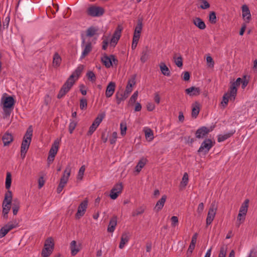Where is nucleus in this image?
I'll return each instance as SVG.
<instances>
[{
	"instance_id": "1",
	"label": "nucleus",
	"mask_w": 257,
	"mask_h": 257,
	"mask_svg": "<svg viewBox=\"0 0 257 257\" xmlns=\"http://www.w3.org/2000/svg\"><path fill=\"white\" fill-rule=\"evenodd\" d=\"M12 184V175L9 172L7 173L5 187L8 190L7 192L5 194V198L3 202V204H5L6 205H11L13 202V194L12 192L10 190V188Z\"/></svg>"
},
{
	"instance_id": "2",
	"label": "nucleus",
	"mask_w": 257,
	"mask_h": 257,
	"mask_svg": "<svg viewBox=\"0 0 257 257\" xmlns=\"http://www.w3.org/2000/svg\"><path fill=\"white\" fill-rule=\"evenodd\" d=\"M3 109L6 117L10 115L15 104V100L12 96L2 98Z\"/></svg>"
},
{
	"instance_id": "3",
	"label": "nucleus",
	"mask_w": 257,
	"mask_h": 257,
	"mask_svg": "<svg viewBox=\"0 0 257 257\" xmlns=\"http://www.w3.org/2000/svg\"><path fill=\"white\" fill-rule=\"evenodd\" d=\"M74 83V75H71L61 88L57 97L60 99L64 97L69 91Z\"/></svg>"
},
{
	"instance_id": "4",
	"label": "nucleus",
	"mask_w": 257,
	"mask_h": 257,
	"mask_svg": "<svg viewBox=\"0 0 257 257\" xmlns=\"http://www.w3.org/2000/svg\"><path fill=\"white\" fill-rule=\"evenodd\" d=\"M104 13L105 10L103 8L95 5H91L86 10L87 15L92 17H101Z\"/></svg>"
},
{
	"instance_id": "5",
	"label": "nucleus",
	"mask_w": 257,
	"mask_h": 257,
	"mask_svg": "<svg viewBox=\"0 0 257 257\" xmlns=\"http://www.w3.org/2000/svg\"><path fill=\"white\" fill-rule=\"evenodd\" d=\"M33 135V130L31 128V126H29L28 128L26 133L25 134L22 143L21 145V149L28 150L29 146L31 142L32 137Z\"/></svg>"
},
{
	"instance_id": "6",
	"label": "nucleus",
	"mask_w": 257,
	"mask_h": 257,
	"mask_svg": "<svg viewBox=\"0 0 257 257\" xmlns=\"http://www.w3.org/2000/svg\"><path fill=\"white\" fill-rule=\"evenodd\" d=\"M215 144V142L214 141H213L210 139H206L201 143L198 152L199 153H203L204 155H206Z\"/></svg>"
},
{
	"instance_id": "7",
	"label": "nucleus",
	"mask_w": 257,
	"mask_h": 257,
	"mask_svg": "<svg viewBox=\"0 0 257 257\" xmlns=\"http://www.w3.org/2000/svg\"><path fill=\"white\" fill-rule=\"evenodd\" d=\"M87 206L88 200L85 198L78 206L77 211L75 214L76 219H79L84 215Z\"/></svg>"
},
{
	"instance_id": "8",
	"label": "nucleus",
	"mask_w": 257,
	"mask_h": 257,
	"mask_svg": "<svg viewBox=\"0 0 257 257\" xmlns=\"http://www.w3.org/2000/svg\"><path fill=\"white\" fill-rule=\"evenodd\" d=\"M123 186L122 183L116 184L110 191L109 196L113 200L116 199L122 192Z\"/></svg>"
},
{
	"instance_id": "9",
	"label": "nucleus",
	"mask_w": 257,
	"mask_h": 257,
	"mask_svg": "<svg viewBox=\"0 0 257 257\" xmlns=\"http://www.w3.org/2000/svg\"><path fill=\"white\" fill-rule=\"evenodd\" d=\"M216 210L217 207L215 206L214 204L212 203L210 208L209 209L206 218L207 226L210 225L213 221L216 213Z\"/></svg>"
},
{
	"instance_id": "10",
	"label": "nucleus",
	"mask_w": 257,
	"mask_h": 257,
	"mask_svg": "<svg viewBox=\"0 0 257 257\" xmlns=\"http://www.w3.org/2000/svg\"><path fill=\"white\" fill-rule=\"evenodd\" d=\"M209 130L206 126H202L199 128L195 132V137L197 139H202L206 135L208 134Z\"/></svg>"
},
{
	"instance_id": "11",
	"label": "nucleus",
	"mask_w": 257,
	"mask_h": 257,
	"mask_svg": "<svg viewBox=\"0 0 257 257\" xmlns=\"http://www.w3.org/2000/svg\"><path fill=\"white\" fill-rule=\"evenodd\" d=\"M71 167L70 165H68L64 172L63 175L60 179V183H62L63 184L65 185L68 180V178L70 175Z\"/></svg>"
},
{
	"instance_id": "12",
	"label": "nucleus",
	"mask_w": 257,
	"mask_h": 257,
	"mask_svg": "<svg viewBox=\"0 0 257 257\" xmlns=\"http://www.w3.org/2000/svg\"><path fill=\"white\" fill-rule=\"evenodd\" d=\"M115 83L114 82H110L106 87L105 96L106 97H111L114 92L115 89Z\"/></svg>"
},
{
	"instance_id": "13",
	"label": "nucleus",
	"mask_w": 257,
	"mask_h": 257,
	"mask_svg": "<svg viewBox=\"0 0 257 257\" xmlns=\"http://www.w3.org/2000/svg\"><path fill=\"white\" fill-rule=\"evenodd\" d=\"M136 75H133L131 79H129L127 82V85L125 88V92L128 95L132 91L133 86L136 84Z\"/></svg>"
},
{
	"instance_id": "14",
	"label": "nucleus",
	"mask_w": 257,
	"mask_h": 257,
	"mask_svg": "<svg viewBox=\"0 0 257 257\" xmlns=\"http://www.w3.org/2000/svg\"><path fill=\"white\" fill-rule=\"evenodd\" d=\"M242 13L243 18L247 22H249L251 19V15L248 7L244 5L242 6Z\"/></svg>"
},
{
	"instance_id": "15",
	"label": "nucleus",
	"mask_w": 257,
	"mask_h": 257,
	"mask_svg": "<svg viewBox=\"0 0 257 257\" xmlns=\"http://www.w3.org/2000/svg\"><path fill=\"white\" fill-rule=\"evenodd\" d=\"M128 96V94L125 91L123 92L122 90L120 92L117 91L115 94V98L117 104H119L121 101L124 100L127 98Z\"/></svg>"
},
{
	"instance_id": "16",
	"label": "nucleus",
	"mask_w": 257,
	"mask_h": 257,
	"mask_svg": "<svg viewBox=\"0 0 257 257\" xmlns=\"http://www.w3.org/2000/svg\"><path fill=\"white\" fill-rule=\"evenodd\" d=\"M13 136L8 132L5 133L2 137L4 146H9L13 141Z\"/></svg>"
},
{
	"instance_id": "17",
	"label": "nucleus",
	"mask_w": 257,
	"mask_h": 257,
	"mask_svg": "<svg viewBox=\"0 0 257 257\" xmlns=\"http://www.w3.org/2000/svg\"><path fill=\"white\" fill-rule=\"evenodd\" d=\"M185 92L190 96H197L200 94L201 90L199 87L192 86L185 89Z\"/></svg>"
},
{
	"instance_id": "18",
	"label": "nucleus",
	"mask_w": 257,
	"mask_h": 257,
	"mask_svg": "<svg viewBox=\"0 0 257 257\" xmlns=\"http://www.w3.org/2000/svg\"><path fill=\"white\" fill-rule=\"evenodd\" d=\"M111 59V57H110V55L108 56L105 53L104 54L103 56L101 58V61L105 67L108 68L112 66Z\"/></svg>"
},
{
	"instance_id": "19",
	"label": "nucleus",
	"mask_w": 257,
	"mask_h": 257,
	"mask_svg": "<svg viewBox=\"0 0 257 257\" xmlns=\"http://www.w3.org/2000/svg\"><path fill=\"white\" fill-rule=\"evenodd\" d=\"M167 196L164 195L162 196V198L157 202L156 205L154 208V210L156 212H158L163 208Z\"/></svg>"
},
{
	"instance_id": "20",
	"label": "nucleus",
	"mask_w": 257,
	"mask_h": 257,
	"mask_svg": "<svg viewBox=\"0 0 257 257\" xmlns=\"http://www.w3.org/2000/svg\"><path fill=\"white\" fill-rule=\"evenodd\" d=\"M117 224V216H113L110 220L107 227V231L109 232H113Z\"/></svg>"
},
{
	"instance_id": "21",
	"label": "nucleus",
	"mask_w": 257,
	"mask_h": 257,
	"mask_svg": "<svg viewBox=\"0 0 257 257\" xmlns=\"http://www.w3.org/2000/svg\"><path fill=\"white\" fill-rule=\"evenodd\" d=\"M149 51L150 49L148 46H146L143 48L140 58V60L143 63L146 62L148 59Z\"/></svg>"
},
{
	"instance_id": "22",
	"label": "nucleus",
	"mask_w": 257,
	"mask_h": 257,
	"mask_svg": "<svg viewBox=\"0 0 257 257\" xmlns=\"http://www.w3.org/2000/svg\"><path fill=\"white\" fill-rule=\"evenodd\" d=\"M193 24L199 29L204 30L206 28L204 22L200 18L196 17L193 19Z\"/></svg>"
},
{
	"instance_id": "23",
	"label": "nucleus",
	"mask_w": 257,
	"mask_h": 257,
	"mask_svg": "<svg viewBox=\"0 0 257 257\" xmlns=\"http://www.w3.org/2000/svg\"><path fill=\"white\" fill-rule=\"evenodd\" d=\"M237 87L238 85L236 83H235L234 82H230V85L229 87V93L230 96H233V100L235 99V97L236 95Z\"/></svg>"
},
{
	"instance_id": "24",
	"label": "nucleus",
	"mask_w": 257,
	"mask_h": 257,
	"mask_svg": "<svg viewBox=\"0 0 257 257\" xmlns=\"http://www.w3.org/2000/svg\"><path fill=\"white\" fill-rule=\"evenodd\" d=\"M54 247V243L51 245L50 248L44 247L42 250L41 255L43 257H48L52 253Z\"/></svg>"
},
{
	"instance_id": "25",
	"label": "nucleus",
	"mask_w": 257,
	"mask_h": 257,
	"mask_svg": "<svg viewBox=\"0 0 257 257\" xmlns=\"http://www.w3.org/2000/svg\"><path fill=\"white\" fill-rule=\"evenodd\" d=\"M128 232H124L122 233L120 239V242L119 245V247L120 248H123L124 246V244L128 241L130 238L128 236Z\"/></svg>"
},
{
	"instance_id": "26",
	"label": "nucleus",
	"mask_w": 257,
	"mask_h": 257,
	"mask_svg": "<svg viewBox=\"0 0 257 257\" xmlns=\"http://www.w3.org/2000/svg\"><path fill=\"white\" fill-rule=\"evenodd\" d=\"M59 145V142H57V141H55L52 145V147L49 152V154L55 156L58 150Z\"/></svg>"
},
{
	"instance_id": "27",
	"label": "nucleus",
	"mask_w": 257,
	"mask_h": 257,
	"mask_svg": "<svg viewBox=\"0 0 257 257\" xmlns=\"http://www.w3.org/2000/svg\"><path fill=\"white\" fill-rule=\"evenodd\" d=\"M235 131L234 130V131L232 130V131H230L229 133L226 134L224 135H218V138H217V141L218 142H221L224 141L225 140H227V139H228L229 138L231 137L235 133Z\"/></svg>"
},
{
	"instance_id": "28",
	"label": "nucleus",
	"mask_w": 257,
	"mask_h": 257,
	"mask_svg": "<svg viewBox=\"0 0 257 257\" xmlns=\"http://www.w3.org/2000/svg\"><path fill=\"white\" fill-rule=\"evenodd\" d=\"M249 200L246 199L244 202L242 204L239 212L242 214L243 215H245L247 211V208L248 207Z\"/></svg>"
},
{
	"instance_id": "29",
	"label": "nucleus",
	"mask_w": 257,
	"mask_h": 257,
	"mask_svg": "<svg viewBox=\"0 0 257 257\" xmlns=\"http://www.w3.org/2000/svg\"><path fill=\"white\" fill-rule=\"evenodd\" d=\"M70 249L71 254L73 256L75 255L80 250V248L77 247V242L75 240H73L70 243Z\"/></svg>"
},
{
	"instance_id": "30",
	"label": "nucleus",
	"mask_w": 257,
	"mask_h": 257,
	"mask_svg": "<svg viewBox=\"0 0 257 257\" xmlns=\"http://www.w3.org/2000/svg\"><path fill=\"white\" fill-rule=\"evenodd\" d=\"M61 58L59 54L57 52L55 53L53 56V64L54 66L58 67L60 66L61 62Z\"/></svg>"
},
{
	"instance_id": "31",
	"label": "nucleus",
	"mask_w": 257,
	"mask_h": 257,
	"mask_svg": "<svg viewBox=\"0 0 257 257\" xmlns=\"http://www.w3.org/2000/svg\"><path fill=\"white\" fill-rule=\"evenodd\" d=\"M91 50H92L91 43L90 42H89L86 45V46L84 48V49L83 50V51L82 52V55L81 56V59L84 58L86 56H87L91 52Z\"/></svg>"
},
{
	"instance_id": "32",
	"label": "nucleus",
	"mask_w": 257,
	"mask_h": 257,
	"mask_svg": "<svg viewBox=\"0 0 257 257\" xmlns=\"http://www.w3.org/2000/svg\"><path fill=\"white\" fill-rule=\"evenodd\" d=\"M160 67L161 71L163 75H164L165 76H169L170 75V71L169 68H168V67L166 66V65L164 63H163V62L161 63V64L160 65Z\"/></svg>"
},
{
	"instance_id": "33",
	"label": "nucleus",
	"mask_w": 257,
	"mask_h": 257,
	"mask_svg": "<svg viewBox=\"0 0 257 257\" xmlns=\"http://www.w3.org/2000/svg\"><path fill=\"white\" fill-rule=\"evenodd\" d=\"M146 163V159L144 158L141 159L135 167L136 171L139 173L141 171V169L145 166Z\"/></svg>"
},
{
	"instance_id": "34",
	"label": "nucleus",
	"mask_w": 257,
	"mask_h": 257,
	"mask_svg": "<svg viewBox=\"0 0 257 257\" xmlns=\"http://www.w3.org/2000/svg\"><path fill=\"white\" fill-rule=\"evenodd\" d=\"M122 29L123 28L121 25H118L113 34L112 37L119 40L121 36V33Z\"/></svg>"
},
{
	"instance_id": "35",
	"label": "nucleus",
	"mask_w": 257,
	"mask_h": 257,
	"mask_svg": "<svg viewBox=\"0 0 257 257\" xmlns=\"http://www.w3.org/2000/svg\"><path fill=\"white\" fill-rule=\"evenodd\" d=\"M98 30V29L94 27H90L86 31V36L89 37H92L95 35Z\"/></svg>"
},
{
	"instance_id": "36",
	"label": "nucleus",
	"mask_w": 257,
	"mask_h": 257,
	"mask_svg": "<svg viewBox=\"0 0 257 257\" xmlns=\"http://www.w3.org/2000/svg\"><path fill=\"white\" fill-rule=\"evenodd\" d=\"M3 207V215L4 218L8 219V213L11 209L10 205H6L5 204H2Z\"/></svg>"
},
{
	"instance_id": "37",
	"label": "nucleus",
	"mask_w": 257,
	"mask_h": 257,
	"mask_svg": "<svg viewBox=\"0 0 257 257\" xmlns=\"http://www.w3.org/2000/svg\"><path fill=\"white\" fill-rule=\"evenodd\" d=\"M84 69V66L82 65H79L75 70L73 72V73L71 75H74V77L76 76V79L80 76L83 70Z\"/></svg>"
},
{
	"instance_id": "38",
	"label": "nucleus",
	"mask_w": 257,
	"mask_h": 257,
	"mask_svg": "<svg viewBox=\"0 0 257 257\" xmlns=\"http://www.w3.org/2000/svg\"><path fill=\"white\" fill-rule=\"evenodd\" d=\"M229 98H230V99L231 100L232 98H233V96H230V93L228 92H227L224 94L222 100L221 101V104L224 107L227 105Z\"/></svg>"
},
{
	"instance_id": "39",
	"label": "nucleus",
	"mask_w": 257,
	"mask_h": 257,
	"mask_svg": "<svg viewBox=\"0 0 257 257\" xmlns=\"http://www.w3.org/2000/svg\"><path fill=\"white\" fill-rule=\"evenodd\" d=\"M209 21L212 24H215L217 22V18L216 13L214 11H211L209 13Z\"/></svg>"
},
{
	"instance_id": "40",
	"label": "nucleus",
	"mask_w": 257,
	"mask_h": 257,
	"mask_svg": "<svg viewBox=\"0 0 257 257\" xmlns=\"http://www.w3.org/2000/svg\"><path fill=\"white\" fill-rule=\"evenodd\" d=\"M145 208L143 206H141L134 210L132 212V216H136L142 214L145 212Z\"/></svg>"
},
{
	"instance_id": "41",
	"label": "nucleus",
	"mask_w": 257,
	"mask_h": 257,
	"mask_svg": "<svg viewBox=\"0 0 257 257\" xmlns=\"http://www.w3.org/2000/svg\"><path fill=\"white\" fill-rule=\"evenodd\" d=\"M145 136L146 139L149 141H152L154 139V134L153 131L151 128H147L145 131Z\"/></svg>"
},
{
	"instance_id": "42",
	"label": "nucleus",
	"mask_w": 257,
	"mask_h": 257,
	"mask_svg": "<svg viewBox=\"0 0 257 257\" xmlns=\"http://www.w3.org/2000/svg\"><path fill=\"white\" fill-rule=\"evenodd\" d=\"M104 116L105 115L104 113H101L98 114V116L95 118L94 121L93 122V123L98 126V125L103 119Z\"/></svg>"
},
{
	"instance_id": "43",
	"label": "nucleus",
	"mask_w": 257,
	"mask_h": 257,
	"mask_svg": "<svg viewBox=\"0 0 257 257\" xmlns=\"http://www.w3.org/2000/svg\"><path fill=\"white\" fill-rule=\"evenodd\" d=\"M86 76L87 78L92 82H94L96 81V76L92 71H88L86 73Z\"/></svg>"
},
{
	"instance_id": "44",
	"label": "nucleus",
	"mask_w": 257,
	"mask_h": 257,
	"mask_svg": "<svg viewBox=\"0 0 257 257\" xmlns=\"http://www.w3.org/2000/svg\"><path fill=\"white\" fill-rule=\"evenodd\" d=\"M77 124V122L75 120H71V122L69 125V132L70 134H72L73 131L75 128Z\"/></svg>"
},
{
	"instance_id": "45",
	"label": "nucleus",
	"mask_w": 257,
	"mask_h": 257,
	"mask_svg": "<svg viewBox=\"0 0 257 257\" xmlns=\"http://www.w3.org/2000/svg\"><path fill=\"white\" fill-rule=\"evenodd\" d=\"M138 96V91H137L135 92L134 93V94L132 95V96L130 98L128 103L132 105L134 104L136 102V101L137 99Z\"/></svg>"
},
{
	"instance_id": "46",
	"label": "nucleus",
	"mask_w": 257,
	"mask_h": 257,
	"mask_svg": "<svg viewBox=\"0 0 257 257\" xmlns=\"http://www.w3.org/2000/svg\"><path fill=\"white\" fill-rule=\"evenodd\" d=\"M188 183V175L187 173H185L183 175L182 181L181 182V185L185 187Z\"/></svg>"
},
{
	"instance_id": "47",
	"label": "nucleus",
	"mask_w": 257,
	"mask_h": 257,
	"mask_svg": "<svg viewBox=\"0 0 257 257\" xmlns=\"http://www.w3.org/2000/svg\"><path fill=\"white\" fill-rule=\"evenodd\" d=\"M11 205L12 206V208H20V201L19 199L14 198Z\"/></svg>"
},
{
	"instance_id": "48",
	"label": "nucleus",
	"mask_w": 257,
	"mask_h": 257,
	"mask_svg": "<svg viewBox=\"0 0 257 257\" xmlns=\"http://www.w3.org/2000/svg\"><path fill=\"white\" fill-rule=\"evenodd\" d=\"M173 58L175 59V63L176 65L179 68H181L183 66V61L182 58L181 56L178 57L177 59H176V56H175Z\"/></svg>"
},
{
	"instance_id": "49",
	"label": "nucleus",
	"mask_w": 257,
	"mask_h": 257,
	"mask_svg": "<svg viewBox=\"0 0 257 257\" xmlns=\"http://www.w3.org/2000/svg\"><path fill=\"white\" fill-rule=\"evenodd\" d=\"M87 105V102L86 98H82L80 100V108L81 110L86 109Z\"/></svg>"
},
{
	"instance_id": "50",
	"label": "nucleus",
	"mask_w": 257,
	"mask_h": 257,
	"mask_svg": "<svg viewBox=\"0 0 257 257\" xmlns=\"http://www.w3.org/2000/svg\"><path fill=\"white\" fill-rule=\"evenodd\" d=\"M85 166L84 165L82 166L80 168L79 172H78V175H77V179H79V180H82V179L83 176L84 175V171H85Z\"/></svg>"
},
{
	"instance_id": "51",
	"label": "nucleus",
	"mask_w": 257,
	"mask_h": 257,
	"mask_svg": "<svg viewBox=\"0 0 257 257\" xmlns=\"http://www.w3.org/2000/svg\"><path fill=\"white\" fill-rule=\"evenodd\" d=\"M199 107L198 106L193 107L192 109V116L196 118L199 113Z\"/></svg>"
},
{
	"instance_id": "52",
	"label": "nucleus",
	"mask_w": 257,
	"mask_h": 257,
	"mask_svg": "<svg viewBox=\"0 0 257 257\" xmlns=\"http://www.w3.org/2000/svg\"><path fill=\"white\" fill-rule=\"evenodd\" d=\"M52 243H54L53 238L52 237H49L46 240L44 247L50 248L51 245L52 244Z\"/></svg>"
},
{
	"instance_id": "53",
	"label": "nucleus",
	"mask_w": 257,
	"mask_h": 257,
	"mask_svg": "<svg viewBox=\"0 0 257 257\" xmlns=\"http://www.w3.org/2000/svg\"><path fill=\"white\" fill-rule=\"evenodd\" d=\"M143 28V20L142 19H139L138 20L137 25L135 27V30H138V31L142 32Z\"/></svg>"
},
{
	"instance_id": "54",
	"label": "nucleus",
	"mask_w": 257,
	"mask_h": 257,
	"mask_svg": "<svg viewBox=\"0 0 257 257\" xmlns=\"http://www.w3.org/2000/svg\"><path fill=\"white\" fill-rule=\"evenodd\" d=\"M97 127L98 126L92 123V124L91 125L89 128V131L87 133V136L92 135V134L94 132V131L96 130Z\"/></svg>"
},
{
	"instance_id": "55",
	"label": "nucleus",
	"mask_w": 257,
	"mask_h": 257,
	"mask_svg": "<svg viewBox=\"0 0 257 257\" xmlns=\"http://www.w3.org/2000/svg\"><path fill=\"white\" fill-rule=\"evenodd\" d=\"M226 248L224 246L220 247L218 257H226Z\"/></svg>"
},
{
	"instance_id": "56",
	"label": "nucleus",
	"mask_w": 257,
	"mask_h": 257,
	"mask_svg": "<svg viewBox=\"0 0 257 257\" xmlns=\"http://www.w3.org/2000/svg\"><path fill=\"white\" fill-rule=\"evenodd\" d=\"M201 1L202 4L200 5V8L202 9L205 10L210 7V4L206 0H200Z\"/></svg>"
},
{
	"instance_id": "57",
	"label": "nucleus",
	"mask_w": 257,
	"mask_h": 257,
	"mask_svg": "<svg viewBox=\"0 0 257 257\" xmlns=\"http://www.w3.org/2000/svg\"><path fill=\"white\" fill-rule=\"evenodd\" d=\"M9 232L5 225L0 229V238L4 237Z\"/></svg>"
},
{
	"instance_id": "58",
	"label": "nucleus",
	"mask_w": 257,
	"mask_h": 257,
	"mask_svg": "<svg viewBox=\"0 0 257 257\" xmlns=\"http://www.w3.org/2000/svg\"><path fill=\"white\" fill-rule=\"evenodd\" d=\"M120 134L122 136H124L126 134V131L127 130V127L126 123L123 124V123H121L120 125Z\"/></svg>"
},
{
	"instance_id": "59",
	"label": "nucleus",
	"mask_w": 257,
	"mask_h": 257,
	"mask_svg": "<svg viewBox=\"0 0 257 257\" xmlns=\"http://www.w3.org/2000/svg\"><path fill=\"white\" fill-rule=\"evenodd\" d=\"M184 140L186 144L191 145L195 141L194 138H191L190 137H185Z\"/></svg>"
},
{
	"instance_id": "60",
	"label": "nucleus",
	"mask_w": 257,
	"mask_h": 257,
	"mask_svg": "<svg viewBox=\"0 0 257 257\" xmlns=\"http://www.w3.org/2000/svg\"><path fill=\"white\" fill-rule=\"evenodd\" d=\"M171 220L172 222V226L173 227L176 226L178 223V218L177 216H173L171 218Z\"/></svg>"
},
{
	"instance_id": "61",
	"label": "nucleus",
	"mask_w": 257,
	"mask_h": 257,
	"mask_svg": "<svg viewBox=\"0 0 257 257\" xmlns=\"http://www.w3.org/2000/svg\"><path fill=\"white\" fill-rule=\"evenodd\" d=\"M183 76L182 79L183 80L187 81L190 80V74L188 71H185L183 73Z\"/></svg>"
},
{
	"instance_id": "62",
	"label": "nucleus",
	"mask_w": 257,
	"mask_h": 257,
	"mask_svg": "<svg viewBox=\"0 0 257 257\" xmlns=\"http://www.w3.org/2000/svg\"><path fill=\"white\" fill-rule=\"evenodd\" d=\"M197 235H198V234L197 233H195L193 235L190 245H191L192 246H194V247H195V244H196V241H197Z\"/></svg>"
},
{
	"instance_id": "63",
	"label": "nucleus",
	"mask_w": 257,
	"mask_h": 257,
	"mask_svg": "<svg viewBox=\"0 0 257 257\" xmlns=\"http://www.w3.org/2000/svg\"><path fill=\"white\" fill-rule=\"evenodd\" d=\"M18 223H17L16 224H14L11 223V222H9L6 225H5V226L6 228H7V229L10 231L13 228H16L18 226Z\"/></svg>"
},
{
	"instance_id": "64",
	"label": "nucleus",
	"mask_w": 257,
	"mask_h": 257,
	"mask_svg": "<svg viewBox=\"0 0 257 257\" xmlns=\"http://www.w3.org/2000/svg\"><path fill=\"white\" fill-rule=\"evenodd\" d=\"M206 61L207 63L209 64V67H213L214 63L212 58L211 56H209L207 57Z\"/></svg>"
}]
</instances>
